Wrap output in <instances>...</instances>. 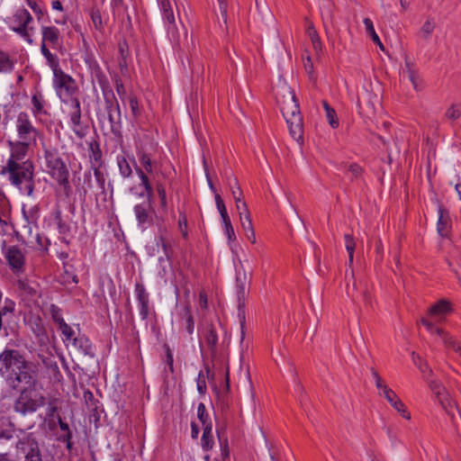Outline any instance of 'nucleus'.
Wrapping results in <instances>:
<instances>
[{
	"label": "nucleus",
	"instance_id": "nucleus-1",
	"mask_svg": "<svg viewBox=\"0 0 461 461\" xmlns=\"http://www.w3.org/2000/svg\"><path fill=\"white\" fill-rule=\"evenodd\" d=\"M37 371V366L18 349L6 348L0 353V376L12 390L22 383L35 385Z\"/></svg>",
	"mask_w": 461,
	"mask_h": 461
},
{
	"label": "nucleus",
	"instance_id": "nucleus-2",
	"mask_svg": "<svg viewBox=\"0 0 461 461\" xmlns=\"http://www.w3.org/2000/svg\"><path fill=\"white\" fill-rule=\"evenodd\" d=\"M35 167L32 160L27 159L22 163L7 160L0 167V175H8L10 183L23 190L28 196H32L35 189Z\"/></svg>",
	"mask_w": 461,
	"mask_h": 461
},
{
	"label": "nucleus",
	"instance_id": "nucleus-3",
	"mask_svg": "<svg viewBox=\"0 0 461 461\" xmlns=\"http://www.w3.org/2000/svg\"><path fill=\"white\" fill-rule=\"evenodd\" d=\"M44 158L48 174L62 187L64 195L68 198L72 194V186L68 165L55 148L45 149Z\"/></svg>",
	"mask_w": 461,
	"mask_h": 461
},
{
	"label": "nucleus",
	"instance_id": "nucleus-4",
	"mask_svg": "<svg viewBox=\"0 0 461 461\" xmlns=\"http://www.w3.org/2000/svg\"><path fill=\"white\" fill-rule=\"evenodd\" d=\"M281 113L287 123L291 137L299 143L303 142V120L300 112L298 100L294 92H290L287 100L280 106Z\"/></svg>",
	"mask_w": 461,
	"mask_h": 461
},
{
	"label": "nucleus",
	"instance_id": "nucleus-5",
	"mask_svg": "<svg viewBox=\"0 0 461 461\" xmlns=\"http://www.w3.org/2000/svg\"><path fill=\"white\" fill-rule=\"evenodd\" d=\"M53 86L57 95L64 104H68L69 101L79 98L80 90L77 81L65 72L53 77Z\"/></svg>",
	"mask_w": 461,
	"mask_h": 461
},
{
	"label": "nucleus",
	"instance_id": "nucleus-6",
	"mask_svg": "<svg viewBox=\"0 0 461 461\" xmlns=\"http://www.w3.org/2000/svg\"><path fill=\"white\" fill-rule=\"evenodd\" d=\"M103 96L104 101V110L110 123L111 132L115 137H121L122 122L119 102L113 90L103 94Z\"/></svg>",
	"mask_w": 461,
	"mask_h": 461
},
{
	"label": "nucleus",
	"instance_id": "nucleus-7",
	"mask_svg": "<svg viewBox=\"0 0 461 461\" xmlns=\"http://www.w3.org/2000/svg\"><path fill=\"white\" fill-rule=\"evenodd\" d=\"M32 385L21 390L18 398L14 403V410L23 415L32 413L38 408L45 404V397L42 394H35L32 396Z\"/></svg>",
	"mask_w": 461,
	"mask_h": 461
},
{
	"label": "nucleus",
	"instance_id": "nucleus-8",
	"mask_svg": "<svg viewBox=\"0 0 461 461\" xmlns=\"http://www.w3.org/2000/svg\"><path fill=\"white\" fill-rule=\"evenodd\" d=\"M15 448L23 455V461H43L39 441L32 432L19 438Z\"/></svg>",
	"mask_w": 461,
	"mask_h": 461
},
{
	"label": "nucleus",
	"instance_id": "nucleus-9",
	"mask_svg": "<svg viewBox=\"0 0 461 461\" xmlns=\"http://www.w3.org/2000/svg\"><path fill=\"white\" fill-rule=\"evenodd\" d=\"M32 22V16L24 8L18 9L12 19V23H14L12 30L29 43L32 42V35L34 32V28L32 26H29Z\"/></svg>",
	"mask_w": 461,
	"mask_h": 461
},
{
	"label": "nucleus",
	"instance_id": "nucleus-10",
	"mask_svg": "<svg viewBox=\"0 0 461 461\" xmlns=\"http://www.w3.org/2000/svg\"><path fill=\"white\" fill-rule=\"evenodd\" d=\"M248 277L246 273L244 272L242 275L238 274L236 276L235 288H236V295L238 302V317L240 321L241 329H244L245 321H246V300L249 292L248 287Z\"/></svg>",
	"mask_w": 461,
	"mask_h": 461
},
{
	"label": "nucleus",
	"instance_id": "nucleus-11",
	"mask_svg": "<svg viewBox=\"0 0 461 461\" xmlns=\"http://www.w3.org/2000/svg\"><path fill=\"white\" fill-rule=\"evenodd\" d=\"M429 385L439 404L454 421L455 414L456 412H458L456 402L450 399L445 387L439 382L432 380L429 383Z\"/></svg>",
	"mask_w": 461,
	"mask_h": 461
},
{
	"label": "nucleus",
	"instance_id": "nucleus-12",
	"mask_svg": "<svg viewBox=\"0 0 461 461\" xmlns=\"http://www.w3.org/2000/svg\"><path fill=\"white\" fill-rule=\"evenodd\" d=\"M69 111L68 117L69 118L70 127L73 132L79 138L83 139L86 134L87 125L82 123V110L80 99L69 101Z\"/></svg>",
	"mask_w": 461,
	"mask_h": 461
},
{
	"label": "nucleus",
	"instance_id": "nucleus-13",
	"mask_svg": "<svg viewBox=\"0 0 461 461\" xmlns=\"http://www.w3.org/2000/svg\"><path fill=\"white\" fill-rule=\"evenodd\" d=\"M16 131L20 140L36 142L38 130L33 126L27 113L21 112L17 115Z\"/></svg>",
	"mask_w": 461,
	"mask_h": 461
},
{
	"label": "nucleus",
	"instance_id": "nucleus-14",
	"mask_svg": "<svg viewBox=\"0 0 461 461\" xmlns=\"http://www.w3.org/2000/svg\"><path fill=\"white\" fill-rule=\"evenodd\" d=\"M5 258L14 274H22L25 270V255L18 246H9L4 252Z\"/></svg>",
	"mask_w": 461,
	"mask_h": 461
},
{
	"label": "nucleus",
	"instance_id": "nucleus-15",
	"mask_svg": "<svg viewBox=\"0 0 461 461\" xmlns=\"http://www.w3.org/2000/svg\"><path fill=\"white\" fill-rule=\"evenodd\" d=\"M41 44L45 47H49L53 50H61L63 45V40L60 34V31L53 26H41Z\"/></svg>",
	"mask_w": 461,
	"mask_h": 461
},
{
	"label": "nucleus",
	"instance_id": "nucleus-16",
	"mask_svg": "<svg viewBox=\"0 0 461 461\" xmlns=\"http://www.w3.org/2000/svg\"><path fill=\"white\" fill-rule=\"evenodd\" d=\"M153 202H149L147 200V202L138 203L134 206V213L138 221V224L141 228H147L150 226L153 222V217L152 212L153 207H152Z\"/></svg>",
	"mask_w": 461,
	"mask_h": 461
},
{
	"label": "nucleus",
	"instance_id": "nucleus-17",
	"mask_svg": "<svg viewBox=\"0 0 461 461\" xmlns=\"http://www.w3.org/2000/svg\"><path fill=\"white\" fill-rule=\"evenodd\" d=\"M11 149L10 158L7 160H13L14 163H22L28 154L29 148L32 142L26 140L8 141Z\"/></svg>",
	"mask_w": 461,
	"mask_h": 461
},
{
	"label": "nucleus",
	"instance_id": "nucleus-18",
	"mask_svg": "<svg viewBox=\"0 0 461 461\" xmlns=\"http://www.w3.org/2000/svg\"><path fill=\"white\" fill-rule=\"evenodd\" d=\"M135 294L139 304L140 315L142 320H147L150 312L149 294L145 286L140 283L135 285Z\"/></svg>",
	"mask_w": 461,
	"mask_h": 461
},
{
	"label": "nucleus",
	"instance_id": "nucleus-19",
	"mask_svg": "<svg viewBox=\"0 0 461 461\" xmlns=\"http://www.w3.org/2000/svg\"><path fill=\"white\" fill-rule=\"evenodd\" d=\"M90 73L93 82H96L98 84L103 94L113 90L106 75L96 61L90 65Z\"/></svg>",
	"mask_w": 461,
	"mask_h": 461
},
{
	"label": "nucleus",
	"instance_id": "nucleus-20",
	"mask_svg": "<svg viewBox=\"0 0 461 461\" xmlns=\"http://www.w3.org/2000/svg\"><path fill=\"white\" fill-rule=\"evenodd\" d=\"M133 164L135 167L136 174L138 175L140 184V185L144 188V192L140 194V196H146L147 200L149 202H153L154 199V192L155 187H153L149 177L148 176V173H145V171L137 165L136 161L133 159Z\"/></svg>",
	"mask_w": 461,
	"mask_h": 461
},
{
	"label": "nucleus",
	"instance_id": "nucleus-21",
	"mask_svg": "<svg viewBox=\"0 0 461 461\" xmlns=\"http://www.w3.org/2000/svg\"><path fill=\"white\" fill-rule=\"evenodd\" d=\"M72 346L84 356H87L91 358L95 357V346L85 334L78 333L77 338L73 339Z\"/></svg>",
	"mask_w": 461,
	"mask_h": 461
},
{
	"label": "nucleus",
	"instance_id": "nucleus-22",
	"mask_svg": "<svg viewBox=\"0 0 461 461\" xmlns=\"http://www.w3.org/2000/svg\"><path fill=\"white\" fill-rule=\"evenodd\" d=\"M178 317L181 328L185 329L189 335H192L194 331V319L189 303H186L181 308Z\"/></svg>",
	"mask_w": 461,
	"mask_h": 461
},
{
	"label": "nucleus",
	"instance_id": "nucleus-23",
	"mask_svg": "<svg viewBox=\"0 0 461 461\" xmlns=\"http://www.w3.org/2000/svg\"><path fill=\"white\" fill-rule=\"evenodd\" d=\"M383 396L388 401V402H390L392 407L402 415V418L408 420H411V413L407 411L405 404L394 391L385 390V394Z\"/></svg>",
	"mask_w": 461,
	"mask_h": 461
},
{
	"label": "nucleus",
	"instance_id": "nucleus-24",
	"mask_svg": "<svg viewBox=\"0 0 461 461\" xmlns=\"http://www.w3.org/2000/svg\"><path fill=\"white\" fill-rule=\"evenodd\" d=\"M203 338L212 357H215L217 356V346L219 338L217 330L212 323H209L206 325L203 332Z\"/></svg>",
	"mask_w": 461,
	"mask_h": 461
},
{
	"label": "nucleus",
	"instance_id": "nucleus-25",
	"mask_svg": "<svg viewBox=\"0 0 461 461\" xmlns=\"http://www.w3.org/2000/svg\"><path fill=\"white\" fill-rule=\"evenodd\" d=\"M452 311L450 303L447 300H439L433 304L428 311V316L435 321H441L447 313Z\"/></svg>",
	"mask_w": 461,
	"mask_h": 461
},
{
	"label": "nucleus",
	"instance_id": "nucleus-26",
	"mask_svg": "<svg viewBox=\"0 0 461 461\" xmlns=\"http://www.w3.org/2000/svg\"><path fill=\"white\" fill-rule=\"evenodd\" d=\"M420 323L424 327H426V329L430 333H436L437 335H438L442 339L443 343L447 348H451L452 346H455L456 340L454 339V338L448 335L447 332H445L442 329L435 327L432 321H430L427 318H421Z\"/></svg>",
	"mask_w": 461,
	"mask_h": 461
},
{
	"label": "nucleus",
	"instance_id": "nucleus-27",
	"mask_svg": "<svg viewBox=\"0 0 461 461\" xmlns=\"http://www.w3.org/2000/svg\"><path fill=\"white\" fill-rule=\"evenodd\" d=\"M451 228L449 212L442 205L438 207V221L437 230L440 236L447 237Z\"/></svg>",
	"mask_w": 461,
	"mask_h": 461
},
{
	"label": "nucleus",
	"instance_id": "nucleus-28",
	"mask_svg": "<svg viewBox=\"0 0 461 461\" xmlns=\"http://www.w3.org/2000/svg\"><path fill=\"white\" fill-rule=\"evenodd\" d=\"M15 424L8 417L0 418V440L9 441L14 438Z\"/></svg>",
	"mask_w": 461,
	"mask_h": 461
},
{
	"label": "nucleus",
	"instance_id": "nucleus-29",
	"mask_svg": "<svg viewBox=\"0 0 461 461\" xmlns=\"http://www.w3.org/2000/svg\"><path fill=\"white\" fill-rule=\"evenodd\" d=\"M41 52L46 59L47 64L53 71V77L59 76L64 71L60 68L59 59L57 55L50 52L49 47H45L44 44H41Z\"/></svg>",
	"mask_w": 461,
	"mask_h": 461
},
{
	"label": "nucleus",
	"instance_id": "nucleus-30",
	"mask_svg": "<svg viewBox=\"0 0 461 461\" xmlns=\"http://www.w3.org/2000/svg\"><path fill=\"white\" fill-rule=\"evenodd\" d=\"M216 432L221 447V461H230V447L226 435V427L224 425L218 426Z\"/></svg>",
	"mask_w": 461,
	"mask_h": 461
},
{
	"label": "nucleus",
	"instance_id": "nucleus-31",
	"mask_svg": "<svg viewBox=\"0 0 461 461\" xmlns=\"http://www.w3.org/2000/svg\"><path fill=\"white\" fill-rule=\"evenodd\" d=\"M89 159L91 167L104 166L103 153L97 140L89 142Z\"/></svg>",
	"mask_w": 461,
	"mask_h": 461
},
{
	"label": "nucleus",
	"instance_id": "nucleus-32",
	"mask_svg": "<svg viewBox=\"0 0 461 461\" xmlns=\"http://www.w3.org/2000/svg\"><path fill=\"white\" fill-rule=\"evenodd\" d=\"M162 12L163 20L167 23L170 28L176 27V19L172 5L169 0H158Z\"/></svg>",
	"mask_w": 461,
	"mask_h": 461
},
{
	"label": "nucleus",
	"instance_id": "nucleus-33",
	"mask_svg": "<svg viewBox=\"0 0 461 461\" xmlns=\"http://www.w3.org/2000/svg\"><path fill=\"white\" fill-rule=\"evenodd\" d=\"M15 60L8 52L0 50V75L10 74L14 71Z\"/></svg>",
	"mask_w": 461,
	"mask_h": 461
},
{
	"label": "nucleus",
	"instance_id": "nucleus-34",
	"mask_svg": "<svg viewBox=\"0 0 461 461\" xmlns=\"http://www.w3.org/2000/svg\"><path fill=\"white\" fill-rule=\"evenodd\" d=\"M241 227L244 232L250 231L254 229L251 216L246 203H242V212H239Z\"/></svg>",
	"mask_w": 461,
	"mask_h": 461
},
{
	"label": "nucleus",
	"instance_id": "nucleus-35",
	"mask_svg": "<svg viewBox=\"0 0 461 461\" xmlns=\"http://www.w3.org/2000/svg\"><path fill=\"white\" fill-rule=\"evenodd\" d=\"M155 190L159 198L160 209L163 212H167L168 210V203L167 196L165 185L160 181H156L155 183Z\"/></svg>",
	"mask_w": 461,
	"mask_h": 461
},
{
	"label": "nucleus",
	"instance_id": "nucleus-36",
	"mask_svg": "<svg viewBox=\"0 0 461 461\" xmlns=\"http://www.w3.org/2000/svg\"><path fill=\"white\" fill-rule=\"evenodd\" d=\"M32 113L34 116H38L42 113H46L43 110L45 100L41 92H36L32 96Z\"/></svg>",
	"mask_w": 461,
	"mask_h": 461
},
{
	"label": "nucleus",
	"instance_id": "nucleus-37",
	"mask_svg": "<svg viewBox=\"0 0 461 461\" xmlns=\"http://www.w3.org/2000/svg\"><path fill=\"white\" fill-rule=\"evenodd\" d=\"M137 156L145 173L151 174L153 172V162L150 154L141 149L137 150Z\"/></svg>",
	"mask_w": 461,
	"mask_h": 461
},
{
	"label": "nucleus",
	"instance_id": "nucleus-38",
	"mask_svg": "<svg viewBox=\"0 0 461 461\" xmlns=\"http://www.w3.org/2000/svg\"><path fill=\"white\" fill-rule=\"evenodd\" d=\"M321 104L330 125L331 126V128L337 129L339 125V122L337 117L336 111L329 104V103L326 100H323Z\"/></svg>",
	"mask_w": 461,
	"mask_h": 461
},
{
	"label": "nucleus",
	"instance_id": "nucleus-39",
	"mask_svg": "<svg viewBox=\"0 0 461 461\" xmlns=\"http://www.w3.org/2000/svg\"><path fill=\"white\" fill-rule=\"evenodd\" d=\"M201 445L204 451H209L213 447L212 427L207 426L203 428Z\"/></svg>",
	"mask_w": 461,
	"mask_h": 461
},
{
	"label": "nucleus",
	"instance_id": "nucleus-40",
	"mask_svg": "<svg viewBox=\"0 0 461 461\" xmlns=\"http://www.w3.org/2000/svg\"><path fill=\"white\" fill-rule=\"evenodd\" d=\"M363 23H364V25L366 28V34L370 36L372 41L376 45H378L381 50H384V45L381 42L379 36L377 35V33L375 31V27H374V23H373L372 20L370 18L366 17L363 20Z\"/></svg>",
	"mask_w": 461,
	"mask_h": 461
},
{
	"label": "nucleus",
	"instance_id": "nucleus-41",
	"mask_svg": "<svg viewBox=\"0 0 461 461\" xmlns=\"http://www.w3.org/2000/svg\"><path fill=\"white\" fill-rule=\"evenodd\" d=\"M405 67L407 69L408 78L411 82L413 88L417 91L422 88L421 80L419 77V74L416 69H414L413 66L410 62L405 63Z\"/></svg>",
	"mask_w": 461,
	"mask_h": 461
},
{
	"label": "nucleus",
	"instance_id": "nucleus-42",
	"mask_svg": "<svg viewBox=\"0 0 461 461\" xmlns=\"http://www.w3.org/2000/svg\"><path fill=\"white\" fill-rule=\"evenodd\" d=\"M340 169L348 173L351 176V180L359 178L363 173L362 167L357 163H352V164L342 163L340 165Z\"/></svg>",
	"mask_w": 461,
	"mask_h": 461
},
{
	"label": "nucleus",
	"instance_id": "nucleus-43",
	"mask_svg": "<svg viewBox=\"0 0 461 461\" xmlns=\"http://www.w3.org/2000/svg\"><path fill=\"white\" fill-rule=\"evenodd\" d=\"M117 165L119 167L120 174L124 178H129L132 176V169L129 163L123 156L117 157Z\"/></svg>",
	"mask_w": 461,
	"mask_h": 461
},
{
	"label": "nucleus",
	"instance_id": "nucleus-44",
	"mask_svg": "<svg viewBox=\"0 0 461 461\" xmlns=\"http://www.w3.org/2000/svg\"><path fill=\"white\" fill-rule=\"evenodd\" d=\"M54 220L59 234L68 235L70 232V226L62 219V212L59 209L54 212Z\"/></svg>",
	"mask_w": 461,
	"mask_h": 461
},
{
	"label": "nucleus",
	"instance_id": "nucleus-45",
	"mask_svg": "<svg viewBox=\"0 0 461 461\" xmlns=\"http://www.w3.org/2000/svg\"><path fill=\"white\" fill-rule=\"evenodd\" d=\"M61 332L62 340L67 347L73 344V339L77 338L75 330L68 323L59 328Z\"/></svg>",
	"mask_w": 461,
	"mask_h": 461
},
{
	"label": "nucleus",
	"instance_id": "nucleus-46",
	"mask_svg": "<svg viewBox=\"0 0 461 461\" xmlns=\"http://www.w3.org/2000/svg\"><path fill=\"white\" fill-rule=\"evenodd\" d=\"M233 181H234V185H230L231 194L236 203L237 210L239 212H242V203H245V202L243 201L242 191L238 184L237 179L235 178Z\"/></svg>",
	"mask_w": 461,
	"mask_h": 461
},
{
	"label": "nucleus",
	"instance_id": "nucleus-47",
	"mask_svg": "<svg viewBox=\"0 0 461 461\" xmlns=\"http://www.w3.org/2000/svg\"><path fill=\"white\" fill-rule=\"evenodd\" d=\"M197 417L203 428L207 426L212 427V420L209 417V414L206 411L205 405L203 402H200L197 407Z\"/></svg>",
	"mask_w": 461,
	"mask_h": 461
},
{
	"label": "nucleus",
	"instance_id": "nucleus-48",
	"mask_svg": "<svg viewBox=\"0 0 461 461\" xmlns=\"http://www.w3.org/2000/svg\"><path fill=\"white\" fill-rule=\"evenodd\" d=\"M90 17L94 23L95 28L99 31H104V23L100 10L96 6H93L90 10Z\"/></svg>",
	"mask_w": 461,
	"mask_h": 461
},
{
	"label": "nucleus",
	"instance_id": "nucleus-49",
	"mask_svg": "<svg viewBox=\"0 0 461 461\" xmlns=\"http://www.w3.org/2000/svg\"><path fill=\"white\" fill-rule=\"evenodd\" d=\"M344 240H345L346 249L348 253V264H349V266H351L353 264V260H354V251L356 249V242L354 240L353 236L350 234H345Z\"/></svg>",
	"mask_w": 461,
	"mask_h": 461
},
{
	"label": "nucleus",
	"instance_id": "nucleus-50",
	"mask_svg": "<svg viewBox=\"0 0 461 461\" xmlns=\"http://www.w3.org/2000/svg\"><path fill=\"white\" fill-rule=\"evenodd\" d=\"M322 23L327 34L330 33L331 28L334 27V19L332 10L330 8L326 9L322 14Z\"/></svg>",
	"mask_w": 461,
	"mask_h": 461
},
{
	"label": "nucleus",
	"instance_id": "nucleus-51",
	"mask_svg": "<svg viewBox=\"0 0 461 461\" xmlns=\"http://www.w3.org/2000/svg\"><path fill=\"white\" fill-rule=\"evenodd\" d=\"M103 167H91L94 172L95 178L98 185V187L102 191V193H105V175L102 171Z\"/></svg>",
	"mask_w": 461,
	"mask_h": 461
},
{
	"label": "nucleus",
	"instance_id": "nucleus-52",
	"mask_svg": "<svg viewBox=\"0 0 461 461\" xmlns=\"http://www.w3.org/2000/svg\"><path fill=\"white\" fill-rule=\"evenodd\" d=\"M50 314L53 321L58 325V329L67 323L62 317L61 309L57 305L51 304Z\"/></svg>",
	"mask_w": 461,
	"mask_h": 461
},
{
	"label": "nucleus",
	"instance_id": "nucleus-53",
	"mask_svg": "<svg viewBox=\"0 0 461 461\" xmlns=\"http://www.w3.org/2000/svg\"><path fill=\"white\" fill-rule=\"evenodd\" d=\"M371 372L373 377L375 378V386L379 391V395L383 396L384 394H385V390H392L390 387L386 385L384 381L374 368H371Z\"/></svg>",
	"mask_w": 461,
	"mask_h": 461
},
{
	"label": "nucleus",
	"instance_id": "nucleus-54",
	"mask_svg": "<svg viewBox=\"0 0 461 461\" xmlns=\"http://www.w3.org/2000/svg\"><path fill=\"white\" fill-rule=\"evenodd\" d=\"M308 36L310 37L314 50L317 51L321 50V42L319 34L312 24L307 29Z\"/></svg>",
	"mask_w": 461,
	"mask_h": 461
},
{
	"label": "nucleus",
	"instance_id": "nucleus-55",
	"mask_svg": "<svg viewBox=\"0 0 461 461\" xmlns=\"http://www.w3.org/2000/svg\"><path fill=\"white\" fill-rule=\"evenodd\" d=\"M32 332L35 335V337L40 339L41 340L42 339V338H47L46 330L41 318H38L37 321L34 322V325L32 327Z\"/></svg>",
	"mask_w": 461,
	"mask_h": 461
},
{
	"label": "nucleus",
	"instance_id": "nucleus-56",
	"mask_svg": "<svg viewBox=\"0 0 461 461\" xmlns=\"http://www.w3.org/2000/svg\"><path fill=\"white\" fill-rule=\"evenodd\" d=\"M435 29L433 19H428L420 28V33L424 39H428Z\"/></svg>",
	"mask_w": 461,
	"mask_h": 461
},
{
	"label": "nucleus",
	"instance_id": "nucleus-57",
	"mask_svg": "<svg viewBox=\"0 0 461 461\" xmlns=\"http://www.w3.org/2000/svg\"><path fill=\"white\" fill-rule=\"evenodd\" d=\"M166 349V364L167 366L165 367V372H169L171 374L174 373V358H173V353L167 344H165L164 346Z\"/></svg>",
	"mask_w": 461,
	"mask_h": 461
},
{
	"label": "nucleus",
	"instance_id": "nucleus-58",
	"mask_svg": "<svg viewBox=\"0 0 461 461\" xmlns=\"http://www.w3.org/2000/svg\"><path fill=\"white\" fill-rule=\"evenodd\" d=\"M223 223L224 232L227 236L229 241H234L236 240V235L234 232V229L232 227L231 221L230 218L226 220H221Z\"/></svg>",
	"mask_w": 461,
	"mask_h": 461
},
{
	"label": "nucleus",
	"instance_id": "nucleus-59",
	"mask_svg": "<svg viewBox=\"0 0 461 461\" xmlns=\"http://www.w3.org/2000/svg\"><path fill=\"white\" fill-rule=\"evenodd\" d=\"M215 203L221 220H226L227 218H230L224 202L219 194H215Z\"/></svg>",
	"mask_w": 461,
	"mask_h": 461
},
{
	"label": "nucleus",
	"instance_id": "nucleus-60",
	"mask_svg": "<svg viewBox=\"0 0 461 461\" xmlns=\"http://www.w3.org/2000/svg\"><path fill=\"white\" fill-rule=\"evenodd\" d=\"M129 104L133 118L137 120L140 116V108L138 98L136 96H131L129 99Z\"/></svg>",
	"mask_w": 461,
	"mask_h": 461
},
{
	"label": "nucleus",
	"instance_id": "nucleus-61",
	"mask_svg": "<svg viewBox=\"0 0 461 461\" xmlns=\"http://www.w3.org/2000/svg\"><path fill=\"white\" fill-rule=\"evenodd\" d=\"M460 115L461 111L455 104H452L445 113V117L451 121H456Z\"/></svg>",
	"mask_w": 461,
	"mask_h": 461
},
{
	"label": "nucleus",
	"instance_id": "nucleus-62",
	"mask_svg": "<svg viewBox=\"0 0 461 461\" xmlns=\"http://www.w3.org/2000/svg\"><path fill=\"white\" fill-rule=\"evenodd\" d=\"M178 229L181 231L183 237L185 239L187 238L188 232H187V219L185 213H180L179 220H178Z\"/></svg>",
	"mask_w": 461,
	"mask_h": 461
},
{
	"label": "nucleus",
	"instance_id": "nucleus-63",
	"mask_svg": "<svg viewBox=\"0 0 461 461\" xmlns=\"http://www.w3.org/2000/svg\"><path fill=\"white\" fill-rule=\"evenodd\" d=\"M412 359L414 364L418 366L421 373L425 374L426 372L431 373V370L428 366L427 363H423L419 356H416L415 353H412Z\"/></svg>",
	"mask_w": 461,
	"mask_h": 461
},
{
	"label": "nucleus",
	"instance_id": "nucleus-64",
	"mask_svg": "<svg viewBox=\"0 0 461 461\" xmlns=\"http://www.w3.org/2000/svg\"><path fill=\"white\" fill-rule=\"evenodd\" d=\"M72 438H73V433L71 430H69L68 432H65L64 435L59 436V440L60 442L65 443L67 449L70 451L73 447Z\"/></svg>",
	"mask_w": 461,
	"mask_h": 461
}]
</instances>
